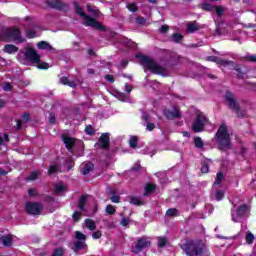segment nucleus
Wrapping results in <instances>:
<instances>
[{"label": "nucleus", "instance_id": "7", "mask_svg": "<svg viewBox=\"0 0 256 256\" xmlns=\"http://www.w3.org/2000/svg\"><path fill=\"white\" fill-rule=\"evenodd\" d=\"M193 256H209L207 241L197 239L193 242Z\"/></svg>", "mask_w": 256, "mask_h": 256}, {"label": "nucleus", "instance_id": "58", "mask_svg": "<svg viewBox=\"0 0 256 256\" xmlns=\"http://www.w3.org/2000/svg\"><path fill=\"white\" fill-rule=\"evenodd\" d=\"M203 27H205V25H199V24L197 23V21H194V22H193V31H194V32L203 29Z\"/></svg>", "mask_w": 256, "mask_h": 256}, {"label": "nucleus", "instance_id": "28", "mask_svg": "<svg viewBox=\"0 0 256 256\" xmlns=\"http://www.w3.org/2000/svg\"><path fill=\"white\" fill-rule=\"evenodd\" d=\"M130 203L131 205H135L136 207H141L142 205H145V202L135 196H130Z\"/></svg>", "mask_w": 256, "mask_h": 256}, {"label": "nucleus", "instance_id": "5", "mask_svg": "<svg viewBox=\"0 0 256 256\" xmlns=\"http://www.w3.org/2000/svg\"><path fill=\"white\" fill-rule=\"evenodd\" d=\"M224 100L228 103L229 109H232V111L236 113L238 119H243V117H245L243 111H241V106H239V103L237 102L235 94L231 90H226Z\"/></svg>", "mask_w": 256, "mask_h": 256}, {"label": "nucleus", "instance_id": "1", "mask_svg": "<svg viewBox=\"0 0 256 256\" xmlns=\"http://www.w3.org/2000/svg\"><path fill=\"white\" fill-rule=\"evenodd\" d=\"M137 59H140V64L148 69L153 75H161V77H167V68L159 65L154 59L147 55L138 54Z\"/></svg>", "mask_w": 256, "mask_h": 256}, {"label": "nucleus", "instance_id": "32", "mask_svg": "<svg viewBox=\"0 0 256 256\" xmlns=\"http://www.w3.org/2000/svg\"><path fill=\"white\" fill-rule=\"evenodd\" d=\"M107 215H115L117 213V208L115 206L108 204L105 209Z\"/></svg>", "mask_w": 256, "mask_h": 256}, {"label": "nucleus", "instance_id": "16", "mask_svg": "<svg viewBox=\"0 0 256 256\" xmlns=\"http://www.w3.org/2000/svg\"><path fill=\"white\" fill-rule=\"evenodd\" d=\"M0 241L4 247H13V234L0 236Z\"/></svg>", "mask_w": 256, "mask_h": 256}, {"label": "nucleus", "instance_id": "2", "mask_svg": "<svg viewBox=\"0 0 256 256\" xmlns=\"http://www.w3.org/2000/svg\"><path fill=\"white\" fill-rule=\"evenodd\" d=\"M214 139L218 144L219 151H229L231 149V134H229L227 124L222 123L219 126Z\"/></svg>", "mask_w": 256, "mask_h": 256}, {"label": "nucleus", "instance_id": "41", "mask_svg": "<svg viewBox=\"0 0 256 256\" xmlns=\"http://www.w3.org/2000/svg\"><path fill=\"white\" fill-rule=\"evenodd\" d=\"M57 171H59V165H51L48 169V175H54V173H57Z\"/></svg>", "mask_w": 256, "mask_h": 256}, {"label": "nucleus", "instance_id": "26", "mask_svg": "<svg viewBox=\"0 0 256 256\" xmlns=\"http://www.w3.org/2000/svg\"><path fill=\"white\" fill-rule=\"evenodd\" d=\"M193 143L196 149H203V147H205V142L199 136L194 137Z\"/></svg>", "mask_w": 256, "mask_h": 256}, {"label": "nucleus", "instance_id": "19", "mask_svg": "<svg viewBox=\"0 0 256 256\" xmlns=\"http://www.w3.org/2000/svg\"><path fill=\"white\" fill-rule=\"evenodd\" d=\"M181 249L187 256H193V240H190L189 242L183 244L181 246Z\"/></svg>", "mask_w": 256, "mask_h": 256}, {"label": "nucleus", "instance_id": "52", "mask_svg": "<svg viewBox=\"0 0 256 256\" xmlns=\"http://www.w3.org/2000/svg\"><path fill=\"white\" fill-rule=\"evenodd\" d=\"M85 133L86 135H93L95 133V128H93L91 125H87L85 127Z\"/></svg>", "mask_w": 256, "mask_h": 256}, {"label": "nucleus", "instance_id": "9", "mask_svg": "<svg viewBox=\"0 0 256 256\" xmlns=\"http://www.w3.org/2000/svg\"><path fill=\"white\" fill-rule=\"evenodd\" d=\"M25 211L28 215H41L43 204L41 202L28 201L25 203Z\"/></svg>", "mask_w": 256, "mask_h": 256}, {"label": "nucleus", "instance_id": "48", "mask_svg": "<svg viewBox=\"0 0 256 256\" xmlns=\"http://www.w3.org/2000/svg\"><path fill=\"white\" fill-rule=\"evenodd\" d=\"M72 219L75 223H79V221H81V212L75 211L72 215Z\"/></svg>", "mask_w": 256, "mask_h": 256}, {"label": "nucleus", "instance_id": "35", "mask_svg": "<svg viewBox=\"0 0 256 256\" xmlns=\"http://www.w3.org/2000/svg\"><path fill=\"white\" fill-rule=\"evenodd\" d=\"M86 9L89 13H93V15H95L96 17H97V15H99V10L96 9L95 6H93L91 4H87Z\"/></svg>", "mask_w": 256, "mask_h": 256}, {"label": "nucleus", "instance_id": "42", "mask_svg": "<svg viewBox=\"0 0 256 256\" xmlns=\"http://www.w3.org/2000/svg\"><path fill=\"white\" fill-rule=\"evenodd\" d=\"M167 245V238L165 237H159L158 238V247L160 249H163V247H165Z\"/></svg>", "mask_w": 256, "mask_h": 256}, {"label": "nucleus", "instance_id": "25", "mask_svg": "<svg viewBox=\"0 0 256 256\" xmlns=\"http://www.w3.org/2000/svg\"><path fill=\"white\" fill-rule=\"evenodd\" d=\"M42 173V170L33 171L32 173H30L29 176L26 177V181H37V179H39V175H41Z\"/></svg>", "mask_w": 256, "mask_h": 256}, {"label": "nucleus", "instance_id": "23", "mask_svg": "<svg viewBox=\"0 0 256 256\" xmlns=\"http://www.w3.org/2000/svg\"><path fill=\"white\" fill-rule=\"evenodd\" d=\"M61 85H67L68 87H71L74 89V87H77V83L75 81H70L67 76H63L60 78Z\"/></svg>", "mask_w": 256, "mask_h": 256}, {"label": "nucleus", "instance_id": "8", "mask_svg": "<svg viewBox=\"0 0 256 256\" xmlns=\"http://www.w3.org/2000/svg\"><path fill=\"white\" fill-rule=\"evenodd\" d=\"M46 5L50 9H55L56 11H62V13H69L70 7L69 4L63 2V0H46Z\"/></svg>", "mask_w": 256, "mask_h": 256}, {"label": "nucleus", "instance_id": "53", "mask_svg": "<svg viewBox=\"0 0 256 256\" xmlns=\"http://www.w3.org/2000/svg\"><path fill=\"white\" fill-rule=\"evenodd\" d=\"M136 23L137 25H145L147 23V19L143 16L136 17Z\"/></svg>", "mask_w": 256, "mask_h": 256}, {"label": "nucleus", "instance_id": "12", "mask_svg": "<svg viewBox=\"0 0 256 256\" xmlns=\"http://www.w3.org/2000/svg\"><path fill=\"white\" fill-rule=\"evenodd\" d=\"M24 57L30 63H39V61H41V56L37 53L36 50H34V48L31 47L26 49Z\"/></svg>", "mask_w": 256, "mask_h": 256}, {"label": "nucleus", "instance_id": "57", "mask_svg": "<svg viewBox=\"0 0 256 256\" xmlns=\"http://www.w3.org/2000/svg\"><path fill=\"white\" fill-rule=\"evenodd\" d=\"M110 201L112 203H121V196L113 195V196L110 197Z\"/></svg>", "mask_w": 256, "mask_h": 256}, {"label": "nucleus", "instance_id": "33", "mask_svg": "<svg viewBox=\"0 0 256 256\" xmlns=\"http://www.w3.org/2000/svg\"><path fill=\"white\" fill-rule=\"evenodd\" d=\"M139 141V138L137 136H132L129 141V146L131 149H137V143Z\"/></svg>", "mask_w": 256, "mask_h": 256}, {"label": "nucleus", "instance_id": "31", "mask_svg": "<svg viewBox=\"0 0 256 256\" xmlns=\"http://www.w3.org/2000/svg\"><path fill=\"white\" fill-rule=\"evenodd\" d=\"M167 217H179V210L177 208H170L166 211Z\"/></svg>", "mask_w": 256, "mask_h": 256}, {"label": "nucleus", "instance_id": "46", "mask_svg": "<svg viewBox=\"0 0 256 256\" xmlns=\"http://www.w3.org/2000/svg\"><path fill=\"white\" fill-rule=\"evenodd\" d=\"M127 9H129L132 13H137L139 11V7H137V4L135 3L128 4Z\"/></svg>", "mask_w": 256, "mask_h": 256}, {"label": "nucleus", "instance_id": "60", "mask_svg": "<svg viewBox=\"0 0 256 256\" xmlns=\"http://www.w3.org/2000/svg\"><path fill=\"white\" fill-rule=\"evenodd\" d=\"M102 235L103 234L101 233V230H97V231L92 233L93 239H101Z\"/></svg>", "mask_w": 256, "mask_h": 256}, {"label": "nucleus", "instance_id": "17", "mask_svg": "<svg viewBox=\"0 0 256 256\" xmlns=\"http://www.w3.org/2000/svg\"><path fill=\"white\" fill-rule=\"evenodd\" d=\"M228 67L231 69H234V71H237V77L238 79H243V75H247V71H243L241 68V65L236 64L234 61H232V64H228Z\"/></svg>", "mask_w": 256, "mask_h": 256}, {"label": "nucleus", "instance_id": "29", "mask_svg": "<svg viewBox=\"0 0 256 256\" xmlns=\"http://www.w3.org/2000/svg\"><path fill=\"white\" fill-rule=\"evenodd\" d=\"M87 203V196L86 195H82L79 198L78 201V208L80 209V211H85V204Z\"/></svg>", "mask_w": 256, "mask_h": 256}, {"label": "nucleus", "instance_id": "64", "mask_svg": "<svg viewBox=\"0 0 256 256\" xmlns=\"http://www.w3.org/2000/svg\"><path fill=\"white\" fill-rule=\"evenodd\" d=\"M201 172L202 173H209V164H207V163L202 164Z\"/></svg>", "mask_w": 256, "mask_h": 256}, {"label": "nucleus", "instance_id": "24", "mask_svg": "<svg viewBox=\"0 0 256 256\" xmlns=\"http://www.w3.org/2000/svg\"><path fill=\"white\" fill-rule=\"evenodd\" d=\"M37 48L45 51H53V46L49 45V42L47 41L38 42Z\"/></svg>", "mask_w": 256, "mask_h": 256}, {"label": "nucleus", "instance_id": "59", "mask_svg": "<svg viewBox=\"0 0 256 256\" xmlns=\"http://www.w3.org/2000/svg\"><path fill=\"white\" fill-rule=\"evenodd\" d=\"M23 122L28 123V121H31V114L29 112H25L22 116Z\"/></svg>", "mask_w": 256, "mask_h": 256}, {"label": "nucleus", "instance_id": "15", "mask_svg": "<svg viewBox=\"0 0 256 256\" xmlns=\"http://www.w3.org/2000/svg\"><path fill=\"white\" fill-rule=\"evenodd\" d=\"M164 117L170 121L179 119V117H181V112L177 108H174V110L164 109Z\"/></svg>", "mask_w": 256, "mask_h": 256}, {"label": "nucleus", "instance_id": "27", "mask_svg": "<svg viewBox=\"0 0 256 256\" xmlns=\"http://www.w3.org/2000/svg\"><path fill=\"white\" fill-rule=\"evenodd\" d=\"M85 225L89 231H95V229H97V224H95V220L93 219H85Z\"/></svg>", "mask_w": 256, "mask_h": 256}, {"label": "nucleus", "instance_id": "56", "mask_svg": "<svg viewBox=\"0 0 256 256\" xmlns=\"http://www.w3.org/2000/svg\"><path fill=\"white\" fill-rule=\"evenodd\" d=\"M142 169H143V167L141 166V164L135 163L133 165V167L131 168V171H134V173H137V172L141 171Z\"/></svg>", "mask_w": 256, "mask_h": 256}, {"label": "nucleus", "instance_id": "30", "mask_svg": "<svg viewBox=\"0 0 256 256\" xmlns=\"http://www.w3.org/2000/svg\"><path fill=\"white\" fill-rule=\"evenodd\" d=\"M202 11H207L208 13H213L215 11V6L212 5L211 3H203L202 4Z\"/></svg>", "mask_w": 256, "mask_h": 256}, {"label": "nucleus", "instance_id": "63", "mask_svg": "<svg viewBox=\"0 0 256 256\" xmlns=\"http://www.w3.org/2000/svg\"><path fill=\"white\" fill-rule=\"evenodd\" d=\"M245 59L250 63H256V55H248L245 57Z\"/></svg>", "mask_w": 256, "mask_h": 256}, {"label": "nucleus", "instance_id": "10", "mask_svg": "<svg viewBox=\"0 0 256 256\" xmlns=\"http://www.w3.org/2000/svg\"><path fill=\"white\" fill-rule=\"evenodd\" d=\"M151 245V241L147 239L146 237H141L137 240L134 247H132V253L134 255H139L143 251V249H147Z\"/></svg>", "mask_w": 256, "mask_h": 256}, {"label": "nucleus", "instance_id": "49", "mask_svg": "<svg viewBox=\"0 0 256 256\" xmlns=\"http://www.w3.org/2000/svg\"><path fill=\"white\" fill-rule=\"evenodd\" d=\"M38 69H49V63L47 62H41V60H39V62L36 63Z\"/></svg>", "mask_w": 256, "mask_h": 256}, {"label": "nucleus", "instance_id": "43", "mask_svg": "<svg viewBox=\"0 0 256 256\" xmlns=\"http://www.w3.org/2000/svg\"><path fill=\"white\" fill-rule=\"evenodd\" d=\"M84 247H85V242L83 241H77L74 243L75 251H81V249H84Z\"/></svg>", "mask_w": 256, "mask_h": 256}, {"label": "nucleus", "instance_id": "44", "mask_svg": "<svg viewBox=\"0 0 256 256\" xmlns=\"http://www.w3.org/2000/svg\"><path fill=\"white\" fill-rule=\"evenodd\" d=\"M75 237L78 239V241H85L87 239V236L80 231L75 232Z\"/></svg>", "mask_w": 256, "mask_h": 256}, {"label": "nucleus", "instance_id": "6", "mask_svg": "<svg viewBox=\"0 0 256 256\" xmlns=\"http://www.w3.org/2000/svg\"><path fill=\"white\" fill-rule=\"evenodd\" d=\"M209 119L203 112L196 111V119L193 122V132L194 133H203L205 131V126Z\"/></svg>", "mask_w": 256, "mask_h": 256}, {"label": "nucleus", "instance_id": "3", "mask_svg": "<svg viewBox=\"0 0 256 256\" xmlns=\"http://www.w3.org/2000/svg\"><path fill=\"white\" fill-rule=\"evenodd\" d=\"M0 41H5L6 43L11 41H14V43H25L27 40L25 37H23L21 29H19V27L13 26L0 32Z\"/></svg>", "mask_w": 256, "mask_h": 256}, {"label": "nucleus", "instance_id": "18", "mask_svg": "<svg viewBox=\"0 0 256 256\" xmlns=\"http://www.w3.org/2000/svg\"><path fill=\"white\" fill-rule=\"evenodd\" d=\"M62 141L66 145L67 151H72L75 147V138L69 136H63Z\"/></svg>", "mask_w": 256, "mask_h": 256}, {"label": "nucleus", "instance_id": "54", "mask_svg": "<svg viewBox=\"0 0 256 256\" xmlns=\"http://www.w3.org/2000/svg\"><path fill=\"white\" fill-rule=\"evenodd\" d=\"M3 91H6V92L13 91V85H11L10 82L4 83Z\"/></svg>", "mask_w": 256, "mask_h": 256}, {"label": "nucleus", "instance_id": "13", "mask_svg": "<svg viewBox=\"0 0 256 256\" xmlns=\"http://www.w3.org/2000/svg\"><path fill=\"white\" fill-rule=\"evenodd\" d=\"M249 211H251L249 205L241 204L237 209V213H235L234 210L231 211L232 221H237V219H241V217H243Z\"/></svg>", "mask_w": 256, "mask_h": 256}, {"label": "nucleus", "instance_id": "20", "mask_svg": "<svg viewBox=\"0 0 256 256\" xmlns=\"http://www.w3.org/2000/svg\"><path fill=\"white\" fill-rule=\"evenodd\" d=\"M93 169H95V164H93V162H88L84 164L83 168L81 169V173L82 175H89Z\"/></svg>", "mask_w": 256, "mask_h": 256}, {"label": "nucleus", "instance_id": "36", "mask_svg": "<svg viewBox=\"0 0 256 256\" xmlns=\"http://www.w3.org/2000/svg\"><path fill=\"white\" fill-rule=\"evenodd\" d=\"M214 11L216 15H218V17H222L223 13H225V8H223V6L220 5H215Z\"/></svg>", "mask_w": 256, "mask_h": 256}, {"label": "nucleus", "instance_id": "50", "mask_svg": "<svg viewBox=\"0 0 256 256\" xmlns=\"http://www.w3.org/2000/svg\"><path fill=\"white\" fill-rule=\"evenodd\" d=\"M26 37L27 39H35V37H37V32H35V30H28L26 32Z\"/></svg>", "mask_w": 256, "mask_h": 256}, {"label": "nucleus", "instance_id": "51", "mask_svg": "<svg viewBox=\"0 0 256 256\" xmlns=\"http://www.w3.org/2000/svg\"><path fill=\"white\" fill-rule=\"evenodd\" d=\"M159 33H161L162 35H166V33H169V26L167 24L162 25L159 28Z\"/></svg>", "mask_w": 256, "mask_h": 256}, {"label": "nucleus", "instance_id": "22", "mask_svg": "<svg viewBox=\"0 0 256 256\" xmlns=\"http://www.w3.org/2000/svg\"><path fill=\"white\" fill-rule=\"evenodd\" d=\"M4 53H8L9 55H13V53H17L19 51V47L13 44H6L3 49Z\"/></svg>", "mask_w": 256, "mask_h": 256}, {"label": "nucleus", "instance_id": "40", "mask_svg": "<svg viewBox=\"0 0 256 256\" xmlns=\"http://www.w3.org/2000/svg\"><path fill=\"white\" fill-rule=\"evenodd\" d=\"M215 199L216 201H223V199H225V192H223V190L216 191Z\"/></svg>", "mask_w": 256, "mask_h": 256}, {"label": "nucleus", "instance_id": "55", "mask_svg": "<svg viewBox=\"0 0 256 256\" xmlns=\"http://www.w3.org/2000/svg\"><path fill=\"white\" fill-rule=\"evenodd\" d=\"M28 195L29 197H37V195H39V192H37V189L35 188H30L28 190Z\"/></svg>", "mask_w": 256, "mask_h": 256}, {"label": "nucleus", "instance_id": "61", "mask_svg": "<svg viewBox=\"0 0 256 256\" xmlns=\"http://www.w3.org/2000/svg\"><path fill=\"white\" fill-rule=\"evenodd\" d=\"M129 223V218H122V220L120 221V225H122V227H129Z\"/></svg>", "mask_w": 256, "mask_h": 256}, {"label": "nucleus", "instance_id": "37", "mask_svg": "<svg viewBox=\"0 0 256 256\" xmlns=\"http://www.w3.org/2000/svg\"><path fill=\"white\" fill-rule=\"evenodd\" d=\"M254 241H255V235H253V233L251 232H248L246 234V243L248 245H253Z\"/></svg>", "mask_w": 256, "mask_h": 256}, {"label": "nucleus", "instance_id": "14", "mask_svg": "<svg viewBox=\"0 0 256 256\" xmlns=\"http://www.w3.org/2000/svg\"><path fill=\"white\" fill-rule=\"evenodd\" d=\"M206 61H210L211 63H216L220 67H228L229 65H233L232 60H225L223 58H219L217 56H208Z\"/></svg>", "mask_w": 256, "mask_h": 256}, {"label": "nucleus", "instance_id": "45", "mask_svg": "<svg viewBox=\"0 0 256 256\" xmlns=\"http://www.w3.org/2000/svg\"><path fill=\"white\" fill-rule=\"evenodd\" d=\"M221 183H223V174L221 172H218L216 175L214 185H221Z\"/></svg>", "mask_w": 256, "mask_h": 256}, {"label": "nucleus", "instance_id": "62", "mask_svg": "<svg viewBox=\"0 0 256 256\" xmlns=\"http://www.w3.org/2000/svg\"><path fill=\"white\" fill-rule=\"evenodd\" d=\"M44 201H45L46 203H53V202L55 201V197H53V196H51V195H46V196L44 197Z\"/></svg>", "mask_w": 256, "mask_h": 256}, {"label": "nucleus", "instance_id": "47", "mask_svg": "<svg viewBox=\"0 0 256 256\" xmlns=\"http://www.w3.org/2000/svg\"><path fill=\"white\" fill-rule=\"evenodd\" d=\"M66 189L67 188L65 186H63V185H56L54 193L56 195H59V194L63 193V191H65Z\"/></svg>", "mask_w": 256, "mask_h": 256}, {"label": "nucleus", "instance_id": "38", "mask_svg": "<svg viewBox=\"0 0 256 256\" xmlns=\"http://www.w3.org/2000/svg\"><path fill=\"white\" fill-rule=\"evenodd\" d=\"M172 40L174 43H181L183 41V35L181 33H174L172 34Z\"/></svg>", "mask_w": 256, "mask_h": 256}, {"label": "nucleus", "instance_id": "34", "mask_svg": "<svg viewBox=\"0 0 256 256\" xmlns=\"http://www.w3.org/2000/svg\"><path fill=\"white\" fill-rule=\"evenodd\" d=\"M65 167H67L68 171H71L73 167H75V161H73V158H67L65 161Z\"/></svg>", "mask_w": 256, "mask_h": 256}, {"label": "nucleus", "instance_id": "4", "mask_svg": "<svg viewBox=\"0 0 256 256\" xmlns=\"http://www.w3.org/2000/svg\"><path fill=\"white\" fill-rule=\"evenodd\" d=\"M75 13L79 15L80 17H83L85 20V26L86 27H92V29H96V31H107V27L103 25V23L97 21L95 18L85 14L83 12V8L79 5V2H73Z\"/></svg>", "mask_w": 256, "mask_h": 256}, {"label": "nucleus", "instance_id": "11", "mask_svg": "<svg viewBox=\"0 0 256 256\" xmlns=\"http://www.w3.org/2000/svg\"><path fill=\"white\" fill-rule=\"evenodd\" d=\"M96 147H99L103 151H108L111 147V138L109 137V133H102L98 139V143Z\"/></svg>", "mask_w": 256, "mask_h": 256}, {"label": "nucleus", "instance_id": "21", "mask_svg": "<svg viewBox=\"0 0 256 256\" xmlns=\"http://www.w3.org/2000/svg\"><path fill=\"white\" fill-rule=\"evenodd\" d=\"M155 189H157V185L153 184V183H148L146 184L145 188H144V197H149V195H151V193H153V191H155Z\"/></svg>", "mask_w": 256, "mask_h": 256}, {"label": "nucleus", "instance_id": "39", "mask_svg": "<svg viewBox=\"0 0 256 256\" xmlns=\"http://www.w3.org/2000/svg\"><path fill=\"white\" fill-rule=\"evenodd\" d=\"M63 255H65V250L62 247H58L54 249L51 256H63Z\"/></svg>", "mask_w": 256, "mask_h": 256}]
</instances>
